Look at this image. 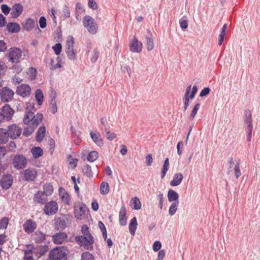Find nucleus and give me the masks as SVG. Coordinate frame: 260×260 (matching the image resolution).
I'll return each mask as SVG.
<instances>
[{
	"mask_svg": "<svg viewBox=\"0 0 260 260\" xmlns=\"http://www.w3.org/2000/svg\"><path fill=\"white\" fill-rule=\"evenodd\" d=\"M55 228L58 231H62L67 226L66 219L62 217L55 219Z\"/></svg>",
	"mask_w": 260,
	"mask_h": 260,
	"instance_id": "nucleus-22",
	"label": "nucleus"
},
{
	"mask_svg": "<svg viewBox=\"0 0 260 260\" xmlns=\"http://www.w3.org/2000/svg\"><path fill=\"white\" fill-rule=\"evenodd\" d=\"M35 128H36L34 127V126H32L31 124H30L26 127L24 128L23 133V135L26 137L30 136L35 131Z\"/></svg>",
	"mask_w": 260,
	"mask_h": 260,
	"instance_id": "nucleus-48",
	"label": "nucleus"
},
{
	"mask_svg": "<svg viewBox=\"0 0 260 260\" xmlns=\"http://www.w3.org/2000/svg\"><path fill=\"white\" fill-rule=\"evenodd\" d=\"M58 209V204L56 202L51 201L47 202L44 208L43 211L47 215H51L55 214Z\"/></svg>",
	"mask_w": 260,
	"mask_h": 260,
	"instance_id": "nucleus-12",
	"label": "nucleus"
},
{
	"mask_svg": "<svg viewBox=\"0 0 260 260\" xmlns=\"http://www.w3.org/2000/svg\"><path fill=\"white\" fill-rule=\"evenodd\" d=\"M129 50L134 53H140L142 51L143 48L142 43L134 37L129 43Z\"/></svg>",
	"mask_w": 260,
	"mask_h": 260,
	"instance_id": "nucleus-14",
	"label": "nucleus"
},
{
	"mask_svg": "<svg viewBox=\"0 0 260 260\" xmlns=\"http://www.w3.org/2000/svg\"><path fill=\"white\" fill-rule=\"evenodd\" d=\"M74 39L69 36L66 43L65 51L69 59L74 60L77 59L76 54L74 50Z\"/></svg>",
	"mask_w": 260,
	"mask_h": 260,
	"instance_id": "nucleus-5",
	"label": "nucleus"
},
{
	"mask_svg": "<svg viewBox=\"0 0 260 260\" xmlns=\"http://www.w3.org/2000/svg\"><path fill=\"white\" fill-rule=\"evenodd\" d=\"M46 236L45 233L38 230L33 233L31 237L36 243H41L45 240Z\"/></svg>",
	"mask_w": 260,
	"mask_h": 260,
	"instance_id": "nucleus-21",
	"label": "nucleus"
},
{
	"mask_svg": "<svg viewBox=\"0 0 260 260\" xmlns=\"http://www.w3.org/2000/svg\"><path fill=\"white\" fill-rule=\"evenodd\" d=\"M22 56L21 49L17 47H11L9 49L8 55V60L12 63H18Z\"/></svg>",
	"mask_w": 260,
	"mask_h": 260,
	"instance_id": "nucleus-7",
	"label": "nucleus"
},
{
	"mask_svg": "<svg viewBox=\"0 0 260 260\" xmlns=\"http://www.w3.org/2000/svg\"><path fill=\"white\" fill-rule=\"evenodd\" d=\"M148 32L150 34V37H146V48L148 51H151L154 47L153 41L152 40V34L150 30H148Z\"/></svg>",
	"mask_w": 260,
	"mask_h": 260,
	"instance_id": "nucleus-40",
	"label": "nucleus"
},
{
	"mask_svg": "<svg viewBox=\"0 0 260 260\" xmlns=\"http://www.w3.org/2000/svg\"><path fill=\"white\" fill-rule=\"evenodd\" d=\"M243 118L245 130L246 133V140L250 142L251 140L253 123L252 114L249 110L247 109L245 111Z\"/></svg>",
	"mask_w": 260,
	"mask_h": 260,
	"instance_id": "nucleus-3",
	"label": "nucleus"
},
{
	"mask_svg": "<svg viewBox=\"0 0 260 260\" xmlns=\"http://www.w3.org/2000/svg\"><path fill=\"white\" fill-rule=\"evenodd\" d=\"M81 260H94V257L89 252L86 251L82 254Z\"/></svg>",
	"mask_w": 260,
	"mask_h": 260,
	"instance_id": "nucleus-54",
	"label": "nucleus"
},
{
	"mask_svg": "<svg viewBox=\"0 0 260 260\" xmlns=\"http://www.w3.org/2000/svg\"><path fill=\"white\" fill-rule=\"evenodd\" d=\"M200 103H197L194 106H193L190 115V119L191 120H193L194 118L195 117L197 112L198 110L199 109L200 107Z\"/></svg>",
	"mask_w": 260,
	"mask_h": 260,
	"instance_id": "nucleus-51",
	"label": "nucleus"
},
{
	"mask_svg": "<svg viewBox=\"0 0 260 260\" xmlns=\"http://www.w3.org/2000/svg\"><path fill=\"white\" fill-rule=\"evenodd\" d=\"M17 145L13 141H11L7 145L8 151L10 152H15Z\"/></svg>",
	"mask_w": 260,
	"mask_h": 260,
	"instance_id": "nucleus-53",
	"label": "nucleus"
},
{
	"mask_svg": "<svg viewBox=\"0 0 260 260\" xmlns=\"http://www.w3.org/2000/svg\"><path fill=\"white\" fill-rule=\"evenodd\" d=\"M126 214V208L124 206H123L121 208L119 213V223L121 226H125L127 224Z\"/></svg>",
	"mask_w": 260,
	"mask_h": 260,
	"instance_id": "nucleus-23",
	"label": "nucleus"
},
{
	"mask_svg": "<svg viewBox=\"0 0 260 260\" xmlns=\"http://www.w3.org/2000/svg\"><path fill=\"white\" fill-rule=\"evenodd\" d=\"M9 223L8 218L7 217H3L0 220V229H6Z\"/></svg>",
	"mask_w": 260,
	"mask_h": 260,
	"instance_id": "nucleus-59",
	"label": "nucleus"
},
{
	"mask_svg": "<svg viewBox=\"0 0 260 260\" xmlns=\"http://www.w3.org/2000/svg\"><path fill=\"white\" fill-rule=\"evenodd\" d=\"M35 98L38 105H42L44 100V95L41 89H37L36 90Z\"/></svg>",
	"mask_w": 260,
	"mask_h": 260,
	"instance_id": "nucleus-39",
	"label": "nucleus"
},
{
	"mask_svg": "<svg viewBox=\"0 0 260 260\" xmlns=\"http://www.w3.org/2000/svg\"><path fill=\"white\" fill-rule=\"evenodd\" d=\"M90 136L92 141L99 146L101 147L103 145V140L101 137L100 134L98 133L91 132Z\"/></svg>",
	"mask_w": 260,
	"mask_h": 260,
	"instance_id": "nucleus-27",
	"label": "nucleus"
},
{
	"mask_svg": "<svg viewBox=\"0 0 260 260\" xmlns=\"http://www.w3.org/2000/svg\"><path fill=\"white\" fill-rule=\"evenodd\" d=\"M43 193L47 196H51L53 192V188L50 183H46L43 185Z\"/></svg>",
	"mask_w": 260,
	"mask_h": 260,
	"instance_id": "nucleus-44",
	"label": "nucleus"
},
{
	"mask_svg": "<svg viewBox=\"0 0 260 260\" xmlns=\"http://www.w3.org/2000/svg\"><path fill=\"white\" fill-rule=\"evenodd\" d=\"M100 192L102 194H107L109 191V184L106 182H102L100 186Z\"/></svg>",
	"mask_w": 260,
	"mask_h": 260,
	"instance_id": "nucleus-46",
	"label": "nucleus"
},
{
	"mask_svg": "<svg viewBox=\"0 0 260 260\" xmlns=\"http://www.w3.org/2000/svg\"><path fill=\"white\" fill-rule=\"evenodd\" d=\"M39 26L41 28H45L47 26L46 19L44 16H41L39 20Z\"/></svg>",
	"mask_w": 260,
	"mask_h": 260,
	"instance_id": "nucleus-64",
	"label": "nucleus"
},
{
	"mask_svg": "<svg viewBox=\"0 0 260 260\" xmlns=\"http://www.w3.org/2000/svg\"><path fill=\"white\" fill-rule=\"evenodd\" d=\"M31 92L29 85L26 84H22L17 86L16 93L23 98L28 96Z\"/></svg>",
	"mask_w": 260,
	"mask_h": 260,
	"instance_id": "nucleus-15",
	"label": "nucleus"
},
{
	"mask_svg": "<svg viewBox=\"0 0 260 260\" xmlns=\"http://www.w3.org/2000/svg\"><path fill=\"white\" fill-rule=\"evenodd\" d=\"M179 22L180 28L182 30H185L186 28H187L188 26V23L186 17L184 16L183 18L180 19Z\"/></svg>",
	"mask_w": 260,
	"mask_h": 260,
	"instance_id": "nucleus-50",
	"label": "nucleus"
},
{
	"mask_svg": "<svg viewBox=\"0 0 260 260\" xmlns=\"http://www.w3.org/2000/svg\"><path fill=\"white\" fill-rule=\"evenodd\" d=\"M14 92L8 87H3L0 90V96L1 100L4 102L11 101L14 96Z\"/></svg>",
	"mask_w": 260,
	"mask_h": 260,
	"instance_id": "nucleus-11",
	"label": "nucleus"
},
{
	"mask_svg": "<svg viewBox=\"0 0 260 260\" xmlns=\"http://www.w3.org/2000/svg\"><path fill=\"white\" fill-rule=\"evenodd\" d=\"M83 24L91 34H95L97 32L98 28L96 22L92 17L88 15L84 16L83 20Z\"/></svg>",
	"mask_w": 260,
	"mask_h": 260,
	"instance_id": "nucleus-6",
	"label": "nucleus"
},
{
	"mask_svg": "<svg viewBox=\"0 0 260 260\" xmlns=\"http://www.w3.org/2000/svg\"><path fill=\"white\" fill-rule=\"evenodd\" d=\"M85 12L83 5L80 3H77L75 8V17L77 20H79L80 15Z\"/></svg>",
	"mask_w": 260,
	"mask_h": 260,
	"instance_id": "nucleus-42",
	"label": "nucleus"
},
{
	"mask_svg": "<svg viewBox=\"0 0 260 260\" xmlns=\"http://www.w3.org/2000/svg\"><path fill=\"white\" fill-rule=\"evenodd\" d=\"M81 232L83 236H77L75 237L76 242L80 246H83L85 248L88 249L92 248V244L94 240L92 236L89 232V228L86 224H83L81 227Z\"/></svg>",
	"mask_w": 260,
	"mask_h": 260,
	"instance_id": "nucleus-1",
	"label": "nucleus"
},
{
	"mask_svg": "<svg viewBox=\"0 0 260 260\" xmlns=\"http://www.w3.org/2000/svg\"><path fill=\"white\" fill-rule=\"evenodd\" d=\"M68 249L64 246H58L51 249L48 255L50 260H69Z\"/></svg>",
	"mask_w": 260,
	"mask_h": 260,
	"instance_id": "nucleus-2",
	"label": "nucleus"
},
{
	"mask_svg": "<svg viewBox=\"0 0 260 260\" xmlns=\"http://www.w3.org/2000/svg\"><path fill=\"white\" fill-rule=\"evenodd\" d=\"M12 164L14 168L17 170L23 169L27 165V158L22 154H16L13 157Z\"/></svg>",
	"mask_w": 260,
	"mask_h": 260,
	"instance_id": "nucleus-4",
	"label": "nucleus"
},
{
	"mask_svg": "<svg viewBox=\"0 0 260 260\" xmlns=\"http://www.w3.org/2000/svg\"><path fill=\"white\" fill-rule=\"evenodd\" d=\"M178 202H173L169 208V214L170 216L174 215L177 210V207L179 205Z\"/></svg>",
	"mask_w": 260,
	"mask_h": 260,
	"instance_id": "nucleus-49",
	"label": "nucleus"
},
{
	"mask_svg": "<svg viewBox=\"0 0 260 260\" xmlns=\"http://www.w3.org/2000/svg\"><path fill=\"white\" fill-rule=\"evenodd\" d=\"M34 112L31 111H26L23 118V123L25 124H28L31 122V118L34 115Z\"/></svg>",
	"mask_w": 260,
	"mask_h": 260,
	"instance_id": "nucleus-43",
	"label": "nucleus"
},
{
	"mask_svg": "<svg viewBox=\"0 0 260 260\" xmlns=\"http://www.w3.org/2000/svg\"><path fill=\"white\" fill-rule=\"evenodd\" d=\"M14 178L10 173L5 174L0 180V185L3 189H9L12 186Z\"/></svg>",
	"mask_w": 260,
	"mask_h": 260,
	"instance_id": "nucleus-10",
	"label": "nucleus"
},
{
	"mask_svg": "<svg viewBox=\"0 0 260 260\" xmlns=\"http://www.w3.org/2000/svg\"><path fill=\"white\" fill-rule=\"evenodd\" d=\"M235 176L238 179L241 175L240 170V159L236 161V164L234 167Z\"/></svg>",
	"mask_w": 260,
	"mask_h": 260,
	"instance_id": "nucleus-56",
	"label": "nucleus"
},
{
	"mask_svg": "<svg viewBox=\"0 0 260 260\" xmlns=\"http://www.w3.org/2000/svg\"><path fill=\"white\" fill-rule=\"evenodd\" d=\"M89 211V208L86 206V205L85 204L81 203L79 210H77L76 206H74L75 217L78 220H81L82 219L83 216L85 214L86 211Z\"/></svg>",
	"mask_w": 260,
	"mask_h": 260,
	"instance_id": "nucleus-17",
	"label": "nucleus"
},
{
	"mask_svg": "<svg viewBox=\"0 0 260 260\" xmlns=\"http://www.w3.org/2000/svg\"><path fill=\"white\" fill-rule=\"evenodd\" d=\"M169 169V159L168 157L165 158L162 167L161 169V178L163 179L166 175V174Z\"/></svg>",
	"mask_w": 260,
	"mask_h": 260,
	"instance_id": "nucleus-37",
	"label": "nucleus"
},
{
	"mask_svg": "<svg viewBox=\"0 0 260 260\" xmlns=\"http://www.w3.org/2000/svg\"><path fill=\"white\" fill-rule=\"evenodd\" d=\"M22 24L23 28L24 30L26 31H30L35 27V22L34 20L31 18H28Z\"/></svg>",
	"mask_w": 260,
	"mask_h": 260,
	"instance_id": "nucleus-29",
	"label": "nucleus"
},
{
	"mask_svg": "<svg viewBox=\"0 0 260 260\" xmlns=\"http://www.w3.org/2000/svg\"><path fill=\"white\" fill-rule=\"evenodd\" d=\"M1 112H2V114L6 121H10L12 119L15 113L14 109L8 104H5L2 107Z\"/></svg>",
	"mask_w": 260,
	"mask_h": 260,
	"instance_id": "nucleus-13",
	"label": "nucleus"
},
{
	"mask_svg": "<svg viewBox=\"0 0 260 260\" xmlns=\"http://www.w3.org/2000/svg\"><path fill=\"white\" fill-rule=\"evenodd\" d=\"M47 196L42 191H38L35 194L33 198L34 201L37 204H46L47 202Z\"/></svg>",
	"mask_w": 260,
	"mask_h": 260,
	"instance_id": "nucleus-18",
	"label": "nucleus"
},
{
	"mask_svg": "<svg viewBox=\"0 0 260 260\" xmlns=\"http://www.w3.org/2000/svg\"><path fill=\"white\" fill-rule=\"evenodd\" d=\"M105 136L107 139L112 141L114 139V133L111 132L109 128L105 127Z\"/></svg>",
	"mask_w": 260,
	"mask_h": 260,
	"instance_id": "nucleus-58",
	"label": "nucleus"
},
{
	"mask_svg": "<svg viewBox=\"0 0 260 260\" xmlns=\"http://www.w3.org/2000/svg\"><path fill=\"white\" fill-rule=\"evenodd\" d=\"M183 179V174L180 173H177L174 174L173 179L170 182V185L172 186H177L179 185Z\"/></svg>",
	"mask_w": 260,
	"mask_h": 260,
	"instance_id": "nucleus-25",
	"label": "nucleus"
},
{
	"mask_svg": "<svg viewBox=\"0 0 260 260\" xmlns=\"http://www.w3.org/2000/svg\"><path fill=\"white\" fill-rule=\"evenodd\" d=\"M7 30L10 33H17L20 31L21 27L20 25L14 22H9L7 26Z\"/></svg>",
	"mask_w": 260,
	"mask_h": 260,
	"instance_id": "nucleus-24",
	"label": "nucleus"
},
{
	"mask_svg": "<svg viewBox=\"0 0 260 260\" xmlns=\"http://www.w3.org/2000/svg\"><path fill=\"white\" fill-rule=\"evenodd\" d=\"M167 197L169 202H176L179 201V196L177 191L174 190L172 189H169L168 191Z\"/></svg>",
	"mask_w": 260,
	"mask_h": 260,
	"instance_id": "nucleus-26",
	"label": "nucleus"
},
{
	"mask_svg": "<svg viewBox=\"0 0 260 260\" xmlns=\"http://www.w3.org/2000/svg\"><path fill=\"white\" fill-rule=\"evenodd\" d=\"M8 136L12 140L18 139L22 133V128L16 124H12L8 126L7 128Z\"/></svg>",
	"mask_w": 260,
	"mask_h": 260,
	"instance_id": "nucleus-9",
	"label": "nucleus"
},
{
	"mask_svg": "<svg viewBox=\"0 0 260 260\" xmlns=\"http://www.w3.org/2000/svg\"><path fill=\"white\" fill-rule=\"evenodd\" d=\"M157 199L159 201L158 207L160 209H162L163 206V203L164 200V194L160 191H159L158 195L157 196Z\"/></svg>",
	"mask_w": 260,
	"mask_h": 260,
	"instance_id": "nucleus-57",
	"label": "nucleus"
},
{
	"mask_svg": "<svg viewBox=\"0 0 260 260\" xmlns=\"http://www.w3.org/2000/svg\"><path fill=\"white\" fill-rule=\"evenodd\" d=\"M99 157V153L96 151H92L90 152L87 156V159L89 162H93Z\"/></svg>",
	"mask_w": 260,
	"mask_h": 260,
	"instance_id": "nucleus-47",
	"label": "nucleus"
},
{
	"mask_svg": "<svg viewBox=\"0 0 260 260\" xmlns=\"http://www.w3.org/2000/svg\"><path fill=\"white\" fill-rule=\"evenodd\" d=\"M2 12L5 15H8L11 10V8L9 7L7 4H2L1 6Z\"/></svg>",
	"mask_w": 260,
	"mask_h": 260,
	"instance_id": "nucleus-63",
	"label": "nucleus"
},
{
	"mask_svg": "<svg viewBox=\"0 0 260 260\" xmlns=\"http://www.w3.org/2000/svg\"><path fill=\"white\" fill-rule=\"evenodd\" d=\"M31 153L35 158H38L43 155V149L39 146L33 147L31 149Z\"/></svg>",
	"mask_w": 260,
	"mask_h": 260,
	"instance_id": "nucleus-36",
	"label": "nucleus"
},
{
	"mask_svg": "<svg viewBox=\"0 0 260 260\" xmlns=\"http://www.w3.org/2000/svg\"><path fill=\"white\" fill-rule=\"evenodd\" d=\"M23 11V7L20 3H16L14 4L12 8L11 15L12 18H16L18 17Z\"/></svg>",
	"mask_w": 260,
	"mask_h": 260,
	"instance_id": "nucleus-20",
	"label": "nucleus"
},
{
	"mask_svg": "<svg viewBox=\"0 0 260 260\" xmlns=\"http://www.w3.org/2000/svg\"><path fill=\"white\" fill-rule=\"evenodd\" d=\"M59 194L61 199L63 201H66L68 205H70V197L68 192H67L62 187L59 188Z\"/></svg>",
	"mask_w": 260,
	"mask_h": 260,
	"instance_id": "nucleus-35",
	"label": "nucleus"
},
{
	"mask_svg": "<svg viewBox=\"0 0 260 260\" xmlns=\"http://www.w3.org/2000/svg\"><path fill=\"white\" fill-rule=\"evenodd\" d=\"M161 243L159 241L157 240L154 241L152 245L153 250L154 252L158 251L159 250H161L160 249L161 248Z\"/></svg>",
	"mask_w": 260,
	"mask_h": 260,
	"instance_id": "nucleus-61",
	"label": "nucleus"
},
{
	"mask_svg": "<svg viewBox=\"0 0 260 260\" xmlns=\"http://www.w3.org/2000/svg\"><path fill=\"white\" fill-rule=\"evenodd\" d=\"M194 98L188 94V93H184V95L183 98V102L184 104L183 111H185L187 110L189 105L190 100L193 99Z\"/></svg>",
	"mask_w": 260,
	"mask_h": 260,
	"instance_id": "nucleus-38",
	"label": "nucleus"
},
{
	"mask_svg": "<svg viewBox=\"0 0 260 260\" xmlns=\"http://www.w3.org/2000/svg\"><path fill=\"white\" fill-rule=\"evenodd\" d=\"M37 176L38 171L34 168L26 169L22 173V180L28 182L35 181Z\"/></svg>",
	"mask_w": 260,
	"mask_h": 260,
	"instance_id": "nucleus-8",
	"label": "nucleus"
},
{
	"mask_svg": "<svg viewBox=\"0 0 260 260\" xmlns=\"http://www.w3.org/2000/svg\"><path fill=\"white\" fill-rule=\"evenodd\" d=\"M55 142L53 139L51 138L49 142V152L52 154L55 149Z\"/></svg>",
	"mask_w": 260,
	"mask_h": 260,
	"instance_id": "nucleus-62",
	"label": "nucleus"
},
{
	"mask_svg": "<svg viewBox=\"0 0 260 260\" xmlns=\"http://www.w3.org/2000/svg\"><path fill=\"white\" fill-rule=\"evenodd\" d=\"M138 226L137 219L136 216H134L132 219H131L129 224L128 229L129 233L133 236H135L136 231Z\"/></svg>",
	"mask_w": 260,
	"mask_h": 260,
	"instance_id": "nucleus-28",
	"label": "nucleus"
},
{
	"mask_svg": "<svg viewBox=\"0 0 260 260\" xmlns=\"http://www.w3.org/2000/svg\"><path fill=\"white\" fill-rule=\"evenodd\" d=\"M52 48L56 55L60 54L62 51V45L60 43H56Z\"/></svg>",
	"mask_w": 260,
	"mask_h": 260,
	"instance_id": "nucleus-55",
	"label": "nucleus"
},
{
	"mask_svg": "<svg viewBox=\"0 0 260 260\" xmlns=\"http://www.w3.org/2000/svg\"><path fill=\"white\" fill-rule=\"evenodd\" d=\"M43 118V115L42 113H38L36 115L34 114L31 118V123L30 124L32 126H34V127L36 128L38 126L39 124L41 122Z\"/></svg>",
	"mask_w": 260,
	"mask_h": 260,
	"instance_id": "nucleus-34",
	"label": "nucleus"
},
{
	"mask_svg": "<svg viewBox=\"0 0 260 260\" xmlns=\"http://www.w3.org/2000/svg\"><path fill=\"white\" fill-rule=\"evenodd\" d=\"M7 129L0 128V143L2 144H6L9 139Z\"/></svg>",
	"mask_w": 260,
	"mask_h": 260,
	"instance_id": "nucleus-31",
	"label": "nucleus"
},
{
	"mask_svg": "<svg viewBox=\"0 0 260 260\" xmlns=\"http://www.w3.org/2000/svg\"><path fill=\"white\" fill-rule=\"evenodd\" d=\"M48 249L49 248L47 245L39 246L37 249H35V250H36L35 253L36 256L38 258L41 257L48 251Z\"/></svg>",
	"mask_w": 260,
	"mask_h": 260,
	"instance_id": "nucleus-32",
	"label": "nucleus"
},
{
	"mask_svg": "<svg viewBox=\"0 0 260 260\" xmlns=\"http://www.w3.org/2000/svg\"><path fill=\"white\" fill-rule=\"evenodd\" d=\"M211 89L209 87H204L200 92L199 96L203 98L207 96L210 92Z\"/></svg>",
	"mask_w": 260,
	"mask_h": 260,
	"instance_id": "nucleus-60",
	"label": "nucleus"
},
{
	"mask_svg": "<svg viewBox=\"0 0 260 260\" xmlns=\"http://www.w3.org/2000/svg\"><path fill=\"white\" fill-rule=\"evenodd\" d=\"M198 91V87L196 85H194L192 86V89H191V85H189L185 91L186 93H188V94L190 95L192 97L194 98L196 94L197 93Z\"/></svg>",
	"mask_w": 260,
	"mask_h": 260,
	"instance_id": "nucleus-41",
	"label": "nucleus"
},
{
	"mask_svg": "<svg viewBox=\"0 0 260 260\" xmlns=\"http://www.w3.org/2000/svg\"><path fill=\"white\" fill-rule=\"evenodd\" d=\"M52 238V240L54 244H61L67 239L68 236L66 233L59 232L54 234Z\"/></svg>",
	"mask_w": 260,
	"mask_h": 260,
	"instance_id": "nucleus-19",
	"label": "nucleus"
},
{
	"mask_svg": "<svg viewBox=\"0 0 260 260\" xmlns=\"http://www.w3.org/2000/svg\"><path fill=\"white\" fill-rule=\"evenodd\" d=\"M98 225L100 230H101V232H102L103 237L105 240H106L107 237V230L106 228L103 223V222L101 221H99L98 222Z\"/></svg>",
	"mask_w": 260,
	"mask_h": 260,
	"instance_id": "nucleus-52",
	"label": "nucleus"
},
{
	"mask_svg": "<svg viewBox=\"0 0 260 260\" xmlns=\"http://www.w3.org/2000/svg\"><path fill=\"white\" fill-rule=\"evenodd\" d=\"M130 206L133 210H138L142 207L141 202L137 197H133L130 201Z\"/></svg>",
	"mask_w": 260,
	"mask_h": 260,
	"instance_id": "nucleus-30",
	"label": "nucleus"
},
{
	"mask_svg": "<svg viewBox=\"0 0 260 260\" xmlns=\"http://www.w3.org/2000/svg\"><path fill=\"white\" fill-rule=\"evenodd\" d=\"M46 133V127L45 126H41L36 133V141L41 142L43 140Z\"/></svg>",
	"mask_w": 260,
	"mask_h": 260,
	"instance_id": "nucleus-33",
	"label": "nucleus"
},
{
	"mask_svg": "<svg viewBox=\"0 0 260 260\" xmlns=\"http://www.w3.org/2000/svg\"><path fill=\"white\" fill-rule=\"evenodd\" d=\"M82 172L85 176L90 178L93 176V173L91 170V167L89 165H86L82 169Z\"/></svg>",
	"mask_w": 260,
	"mask_h": 260,
	"instance_id": "nucleus-45",
	"label": "nucleus"
},
{
	"mask_svg": "<svg viewBox=\"0 0 260 260\" xmlns=\"http://www.w3.org/2000/svg\"><path fill=\"white\" fill-rule=\"evenodd\" d=\"M23 228L26 233L32 234L37 229V223L31 219H27L23 224Z\"/></svg>",
	"mask_w": 260,
	"mask_h": 260,
	"instance_id": "nucleus-16",
	"label": "nucleus"
}]
</instances>
